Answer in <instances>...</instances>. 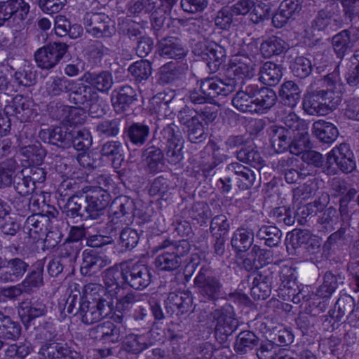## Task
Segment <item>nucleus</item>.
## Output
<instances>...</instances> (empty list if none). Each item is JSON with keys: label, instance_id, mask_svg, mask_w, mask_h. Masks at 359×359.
I'll return each instance as SVG.
<instances>
[{"label": "nucleus", "instance_id": "nucleus-1", "mask_svg": "<svg viewBox=\"0 0 359 359\" xmlns=\"http://www.w3.org/2000/svg\"><path fill=\"white\" fill-rule=\"evenodd\" d=\"M277 101L274 90L269 88H259L250 84L241 89L232 98V104L242 112L266 113Z\"/></svg>", "mask_w": 359, "mask_h": 359}, {"label": "nucleus", "instance_id": "nucleus-2", "mask_svg": "<svg viewBox=\"0 0 359 359\" xmlns=\"http://www.w3.org/2000/svg\"><path fill=\"white\" fill-rule=\"evenodd\" d=\"M238 86L234 78L224 80L216 77L206 78L201 81L200 88L189 92L188 100L194 104L214 103L215 98L224 97L233 92Z\"/></svg>", "mask_w": 359, "mask_h": 359}, {"label": "nucleus", "instance_id": "nucleus-3", "mask_svg": "<svg viewBox=\"0 0 359 359\" xmlns=\"http://www.w3.org/2000/svg\"><path fill=\"white\" fill-rule=\"evenodd\" d=\"M156 250H163L156 259V266L161 271H172L185 263L191 246L187 240L171 241L165 239L156 247Z\"/></svg>", "mask_w": 359, "mask_h": 359}, {"label": "nucleus", "instance_id": "nucleus-4", "mask_svg": "<svg viewBox=\"0 0 359 359\" xmlns=\"http://www.w3.org/2000/svg\"><path fill=\"white\" fill-rule=\"evenodd\" d=\"M194 287L201 303L216 304L225 294L221 279L212 275L211 269L207 266L200 268L194 279Z\"/></svg>", "mask_w": 359, "mask_h": 359}, {"label": "nucleus", "instance_id": "nucleus-5", "mask_svg": "<svg viewBox=\"0 0 359 359\" xmlns=\"http://www.w3.org/2000/svg\"><path fill=\"white\" fill-rule=\"evenodd\" d=\"M310 90L303 99V109L308 114L323 116L334 109L338 104L334 101V98L324 93L319 88L315 89L311 83Z\"/></svg>", "mask_w": 359, "mask_h": 359}, {"label": "nucleus", "instance_id": "nucleus-6", "mask_svg": "<svg viewBox=\"0 0 359 359\" xmlns=\"http://www.w3.org/2000/svg\"><path fill=\"white\" fill-rule=\"evenodd\" d=\"M69 46L62 42L50 43L40 48L34 53L37 66L42 69L54 68L64 57H69Z\"/></svg>", "mask_w": 359, "mask_h": 359}, {"label": "nucleus", "instance_id": "nucleus-7", "mask_svg": "<svg viewBox=\"0 0 359 359\" xmlns=\"http://www.w3.org/2000/svg\"><path fill=\"white\" fill-rule=\"evenodd\" d=\"M112 305L111 302L104 299L92 302L87 299L80 304L74 316H78L83 323L91 325L107 317L111 313Z\"/></svg>", "mask_w": 359, "mask_h": 359}, {"label": "nucleus", "instance_id": "nucleus-8", "mask_svg": "<svg viewBox=\"0 0 359 359\" xmlns=\"http://www.w3.org/2000/svg\"><path fill=\"white\" fill-rule=\"evenodd\" d=\"M87 33L93 37H111L116 33L115 22L104 13H87L83 17Z\"/></svg>", "mask_w": 359, "mask_h": 359}, {"label": "nucleus", "instance_id": "nucleus-9", "mask_svg": "<svg viewBox=\"0 0 359 359\" xmlns=\"http://www.w3.org/2000/svg\"><path fill=\"white\" fill-rule=\"evenodd\" d=\"M212 322L215 323V332L222 341L226 339L237 327V321L233 306L225 304L210 313Z\"/></svg>", "mask_w": 359, "mask_h": 359}, {"label": "nucleus", "instance_id": "nucleus-10", "mask_svg": "<svg viewBox=\"0 0 359 359\" xmlns=\"http://www.w3.org/2000/svg\"><path fill=\"white\" fill-rule=\"evenodd\" d=\"M165 141V158L171 165H177L183 159L182 137L179 128L173 123L168 124L161 132Z\"/></svg>", "mask_w": 359, "mask_h": 359}, {"label": "nucleus", "instance_id": "nucleus-11", "mask_svg": "<svg viewBox=\"0 0 359 359\" xmlns=\"http://www.w3.org/2000/svg\"><path fill=\"white\" fill-rule=\"evenodd\" d=\"M152 278L151 269L147 265L135 263L123 269V280L135 290L148 287Z\"/></svg>", "mask_w": 359, "mask_h": 359}, {"label": "nucleus", "instance_id": "nucleus-12", "mask_svg": "<svg viewBox=\"0 0 359 359\" xmlns=\"http://www.w3.org/2000/svg\"><path fill=\"white\" fill-rule=\"evenodd\" d=\"M82 194L88 203L93 215V219H100L109 204L111 195L98 188L85 187L82 189Z\"/></svg>", "mask_w": 359, "mask_h": 359}, {"label": "nucleus", "instance_id": "nucleus-13", "mask_svg": "<svg viewBox=\"0 0 359 359\" xmlns=\"http://www.w3.org/2000/svg\"><path fill=\"white\" fill-rule=\"evenodd\" d=\"M327 163L330 165L335 163L338 168L345 173H350L356 168L353 153L350 146L346 143L334 147L327 154Z\"/></svg>", "mask_w": 359, "mask_h": 359}, {"label": "nucleus", "instance_id": "nucleus-14", "mask_svg": "<svg viewBox=\"0 0 359 359\" xmlns=\"http://www.w3.org/2000/svg\"><path fill=\"white\" fill-rule=\"evenodd\" d=\"M166 314L172 316L175 312L177 316L192 311L193 295L189 290L170 292L165 301Z\"/></svg>", "mask_w": 359, "mask_h": 359}, {"label": "nucleus", "instance_id": "nucleus-15", "mask_svg": "<svg viewBox=\"0 0 359 359\" xmlns=\"http://www.w3.org/2000/svg\"><path fill=\"white\" fill-rule=\"evenodd\" d=\"M29 264L19 257L5 259L0 271V283H12L19 281L29 269Z\"/></svg>", "mask_w": 359, "mask_h": 359}, {"label": "nucleus", "instance_id": "nucleus-16", "mask_svg": "<svg viewBox=\"0 0 359 359\" xmlns=\"http://www.w3.org/2000/svg\"><path fill=\"white\" fill-rule=\"evenodd\" d=\"M29 5L25 0H7L0 1V26L12 18L25 20L29 12Z\"/></svg>", "mask_w": 359, "mask_h": 359}, {"label": "nucleus", "instance_id": "nucleus-17", "mask_svg": "<svg viewBox=\"0 0 359 359\" xmlns=\"http://www.w3.org/2000/svg\"><path fill=\"white\" fill-rule=\"evenodd\" d=\"M121 326L111 321L99 324L89 330L90 338L104 344H116L123 338Z\"/></svg>", "mask_w": 359, "mask_h": 359}, {"label": "nucleus", "instance_id": "nucleus-18", "mask_svg": "<svg viewBox=\"0 0 359 359\" xmlns=\"http://www.w3.org/2000/svg\"><path fill=\"white\" fill-rule=\"evenodd\" d=\"M43 359H81V355L67 343L53 342L41 345L39 352Z\"/></svg>", "mask_w": 359, "mask_h": 359}, {"label": "nucleus", "instance_id": "nucleus-19", "mask_svg": "<svg viewBox=\"0 0 359 359\" xmlns=\"http://www.w3.org/2000/svg\"><path fill=\"white\" fill-rule=\"evenodd\" d=\"M150 144L151 145L143 151L142 156L149 171L156 172L161 170L164 165L165 158L163 149L165 142L162 140L153 139Z\"/></svg>", "mask_w": 359, "mask_h": 359}, {"label": "nucleus", "instance_id": "nucleus-20", "mask_svg": "<svg viewBox=\"0 0 359 359\" xmlns=\"http://www.w3.org/2000/svg\"><path fill=\"white\" fill-rule=\"evenodd\" d=\"M313 32L329 35L339 27V22L334 13L327 8L320 10L311 22Z\"/></svg>", "mask_w": 359, "mask_h": 359}, {"label": "nucleus", "instance_id": "nucleus-21", "mask_svg": "<svg viewBox=\"0 0 359 359\" xmlns=\"http://www.w3.org/2000/svg\"><path fill=\"white\" fill-rule=\"evenodd\" d=\"M66 215L70 218L82 220L93 219V215L82 194L69 196L64 206Z\"/></svg>", "mask_w": 359, "mask_h": 359}, {"label": "nucleus", "instance_id": "nucleus-22", "mask_svg": "<svg viewBox=\"0 0 359 359\" xmlns=\"http://www.w3.org/2000/svg\"><path fill=\"white\" fill-rule=\"evenodd\" d=\"M111 99L115 111L122 113L137 100V95L135 88L126 84L116 88L111 94Z\"/></svg>", "mask_w": 359, "mask_h": 359}, {"label": "nucleus", "instance_id": "nucleus-23", "mask_svg": "<svg viewBox=\"0 0 359 359\" xmlns=\"http://www.w3.org/2000/svg\"><path fill=\"white\" fill-rule=\"evenodd\" d=\"M39 137L44 142L61 148H68L72 142V130L65 127H55L53 129L42 130Z\"/></svg>", "mask_w": 359, "mask_h": 359}, {"label": "nucleus", "instance_id": "nucleus-24", "mask_svg": "<svg viewBox=\"0 0 359 359\" xmlns=\"http://www.w3.org/2000/svg\"><path fill=\"white\" fill-rule=\"evenodd\" d=\"M83 79L90 86L102 93H108L114 86V78L111 72L102 70L100 72H87Z\"/></svg>", "mask_w": 359, "mask_h": 359}, {"label": "nucleus", "instance_id": "nucleus-25", "mask_svg": "<svg viewBox=\"0 0 359 359\" xmlns=\"http://www.w3.org/2000/svg\"><path fill=\"white\" fill-rule=\"evenodd\" d=\"M109 264L110 260L106 255L97 254L93 250H85L83 253L81 273L85 276H91L100 271Z\"/></svg>", "mask_w": 359, "mask_h": 359}, {"label": "nucleus", "instance_id": "nucleus-26", "mask_svg": "<svg viewBox=\"0 0 359 359\" xmlns=\"http://www.w3.org/2000/svg\"><path fill=\"white\" fill-rule=\"evenodd\" d=\"M329 316L335 322L341 321L345 316L351 319L353 316L358 318L354 299L347 294L341 295L335 303L334 308L329 311Z\"/></svg>", "mask_w": 359, "mask_h": 359}, {"label": "nucleus", "instance_id": "nucleus-27", "mask_svg": "<svg viewBox=\"0 0 359 359\" xmlns=\"http://www.w3.org/2000/svg\"><path fill=\"white\" fill-rule=\"evenodd\" d=\"M226 169L236 176L238 187L241 190L252 188L257 180V173L254 170L238 162L227 165Z\"/></svg>", "mask_w": 359, "mask_h": 359}, {"label": "nucleus", "instance_id": "nucleus-28", "mask_svg": "<svg viewBox=\"0 0 359 359\" xmlns=\"http://www.w3.org/2000/svg\"><path fill=\"white\" fill-rule=\"evenodd\" d=\"M318 81L320 83L319 88L324 90L326 94L330 95L329 97L334 98V101L339 104L341 102V95L344 90V86L339 71L336 69Z\"/></svg>", "mask_w": 359, "mask_h": 359}, {"label": "nucleus", "instance_id": "nucleus-29", "mask_svg": "<svg viewBox=\"0 0 359 359\" xmlns=\"http://www.w3.org/2000/svg\"><path fill=\"white\" fill-rule=\"evenodd\" d=\"M158 52L161 57L170 59H182L184 57L188 50L175 37H167L161 39L158 44Z\"/></svg>", "mask_w": 359, "mask_h": 359}, {"label": "nucleus", "instance_id": "nucleus-30", "mask_svg": "<svg viewBox=\"0 0 359 359\" xmlns=\"http://www.w3.org/2000/svg\"><path fill=\"white\" fill-rule=\"evenodd\" d=\"M357 41L356 35L351 29H344L335 34L332 37V44L337 57L342 59L351 50Z\"/></svg>", "mask_w": 359, "mask_h": 359}, {"label": "nucleus", "instance_id": "nucleus-31", "mask_svg": "<svg viewBox=\"0 0 359 359\" xmlns=\"http://www.w3.org/2000/svg\"><path fill=\"white\" fill-rule=\"evenodd\" d=\"M18 313L23 324L28 326L32 320L45 316L47 307L42 302L24 301L18 304Z\"/></svg>", "mask_w": 359, "mask_h": 359}, {"label": "nucleus", "instance_id": "nucleus-32", "mask_svg": "<svg viewBox=\"0 0 359 359\" xmlns=\"http://www.w3.org/2000/svg\"><path fill=\"white\" fill-rule=\"evenodd\" d=\"M267 132L270 136L271 145L276 152L282 153L290 148L292 134L288 129L283 126L273 125L268 128Z\"/></svg>", "mask_w": 359, "mask_h": 359}, {"label": "nucleus", "instance_id": "nucleus-33", "mask_svg": "<svg viewBox=\"0 0 359 359\" xmlns=\"http://www.w3.org/2000/svg\"><path fill=\"white\" fill-rule=\"evenodd\" d=\"M231 69L238 78H252L255 73L253 61L245 55H235L231 60Z\"/></svg>", "mask_w": 359, "mask_h": 359}, {"label": "nucleus", "instance_id": "nucleus-34", "mask_svg": "<svg viewBox=\"0 0 359 359\" xmlns=\"http://www.w3.org/2000/svg\"><path fill=\"white\" fill-rule=\"evenodd\" d=\"M48 222L49 219L45 215L34 213L26 219L22 230L29 237L36 238V236L46 233Z\"/></svg>", "mask_w": 359, "mask_h": 359}, {"label": "nucleus", "instance_id": "nucleus-35", "mask_svg": "<svg viewBox=\"0 0 359 359\" xmlns=\"http://www.w3.org/2000/svg\"><path fill=\"white\" fill-rule=\"evenodd\" d=\"M135 209L134 201L125 196H121L116 198L111 206V211L113 215L110 223L118 224L116 219L123 218L121 222L126 223L125 217L129 215L133 214Z\"/></svg>", "mask_w": 359, "mask_h": 359}, {"label": "nucleus", "instance_id": "nucleus-36", "mask_svg": "<svg viewBox=\"0 0 359 359\" xmlns=\"http://www.w3.org/2000/svg\"><path fill=\"white\" fill-rule=\"evenodd\" d=\"M124 134L127 140L131 144L141 147L147 141L150 135V128L146 124L133 123L125 128Z\"/></svg>", "mask_w": 359, "mask_h": 359}, {"label": "nucleus", "instance_id": "nucleus-37", "mask_svg": "<svg viewBox=\"0 0 359 359\" xmlns=\"http://www.w3.org/2000/svg\"><path fill=\"white\" fill-rule=\"evenodd\" d=\"M312 132L320 142L326 144L332 143L339 135L337 127L323 120H319L313 123Z\"/></svg>", "mask_w": 359, "mask_h": 359}, {"label": "nucleus", "instance_id": "nucleus-38", "mask_svg": "<svg viewBox=\"0 0 359 359\" xmlns=\"http://www.w3.org/2000/svg\"><path fill=\"white\" fill-rule=\"evenodd\" d=\"M182 75L180 65L174 62H168L162 65L156 73V82L161 86L173 83Z\"/></svg>", "mask_w": 359, "mask_h": 359}, {"label": "nucleus", "instance_id": "nucleus-39", "mask_svg": "<svg viewBox=\"0 0 359 359\" xmlns=\"http://www.w3.org/2000/svg\"><path fill=\"white\" fill-rule=\"evenodd\" d=\"M124 149L121 142L110 140L102 144L100 154L110 161L114 168H118L124 158Z\"/></svg>", "mask_w": 359, "mask_h": 359}, {"label": "nucleus", "instance_id": "nucleus-40", "mask_svg": "<svg viewBox=\"0 0 359 359\" xmlns=\"http://www.w3.org/2000/svg\"><path fill=\"white\" fill-rule=\"evenodd\" d=\"M344 280V277L341 274L327 271L323 276V283L317 290L316 295L320 298H330L338 286L343 284Z\"/></svg>", "mask_w": 359, "mask_h": 359}, {"label": "nucleus", "instance_id": "nucleus-41", "mask_svg": "<svg viewBox=\"0 0 359 359\" xmlns=\"http://www.w3.org/2000/svg\"><path fill=\"white\" fill-rule=\"evenodd\" d=\"M259 344V337L250 330L241 332L236 337L234 350L238 354L244 355L253 350Z\"/></svg>", "mask_w": 359, "mask_h": 359}, {"label": "nucleus", "instance_id": "nucleus-42", "mask_svg": "<svg viewBox=\"0 0 359 359\" xmlns=\"http://www.w3.org/2000/svg\"><path fill=\"white\" fill-rule=\"evenodd\" d=\"M255 233L248 228H238L233 233L231 243L238 252H246L252 245Z\"/></svg>", "mask_w": 359, "mask_h": 359}, {"label": "nucleus", "instance_id": "nucleus-43", "mask_svg": "<svg viewBox=\"0 0 359 359\" xmlns=\"http://www.w3.org/2000/svg\"><path fill=\"white\" fill-rule=\"evenodd\" d=\"M21 325L18 322L0 311V338L2 340H17L21 334Z\"/></svg>", "mask_w": 359, "mask_h": 359}, {"label": "nucleus", "instance_id": "nucleus-44", "mask_svg": "<svg viewBox=\"0 0 359 359\" xmlns=\"http://www.w3.org/2000/svg\"><path fill=\"white\" fill-rule=\"evenodd\" d=\"M259 74L262 83L271 86L278 83L283 76L280 65L270 61L262 65Z\"/></svg>", "mask_w": 359, "mask_h": 359}, {"label": "nucleus", "instance_id": "nucleus-45", "mask_svg": "<svg viewBox=\"0 0 359 359\" xmlns=\"http://www.w3.org/2000/svg\"><path fill=\"white\" fill-rule=\"evenodd\" d=\"M301 93L299 87L292 81H285L279 91L283 104L291 108L294 107L299 102Z\"/></svg>", "mask_w": 359, "mask_h": 359}, {"label": "nucleus", "instance_id": "nucleus-46", "mask_svg": "<svg viewBox=\"0 0 359 359\" xmlns=\"http://www.w3.org/2000/svg\"><path fill=\"white\" fill-rule=\"evenodd\" d=\"M19 169L18 162L11 158L0 164V189L9 187L14 184V177Z\"/></svg>", "mask_w": 359, "mask_h": 359}, {"label": "nucleus", "instance_id": "nucleus-47", "mask_svg": "<svg viewBox=\"0 0 359 359\" xmlns=\"http://www.w3.org/2000/svg\"><path fill=\"white\" fill-rule=\"evenodd\" d=\"M121 278H123V270L120 271L118 267H109L104 271V283L111 296H117L123 291L120 283Z\"/></svg>", "mask_w": 359, "mask_h": 359}, {"label": "nucleus", "instance_id": "nucleus-48", "mask_svg": "<svg viewBox=\"0 0 359 359\" xmlns=\"http://www.w3.org/2000/svg\"><path fill=\"white\" fill-rule=\"evenodd\" d=\"M226 50L223 47L217 43H212L206 51V55L203 60L206 61V65L212 72H216L225 61Z\"/></svg>", "mask_w": 359, "mask_h": 359}, {"label": "nucleus", "instance_id": "nucleus-49", "mask_svg": "<svg viewBox=\"0 0 359 359\" xmlns=\"http://www.w3.org/2000/svg\"><path fill=\"white\" fill-rule=\"evenodd\" d=\"M74 83L65 76H51L46 82L45 88L51 96L59 95L72 90Z\"/></svg>", "mask_w": 359, "mask_h": 359}, {"label": "nucleus", "instance_id": "nucleus-50", "mask_svg": "<svg viewBox=\"0 0 359 359\" xmlns=\"http://www.w3.org/2000/svg\"><path fill=\"white\" fill-rule=\"evenodd\" d=\"M81 250V243L66 241L58 248V258L65 262L69 266V268H72Z\"/></svg>", "mask_w": 359, "mask_h": 359}, {"label": "nucleus", "instance_id": "nucleus-51", "mask_svg": "<svg viewBox=\"0 0 359 359\" xmlns=\"http://www.w3.org/2000/svg\"><path fill=\"white\" fill-rule=\"evenodd\" d=\"M97 97V93L90 86L79 84L70 94L71 102L77 105L85 107L90 100H95Z\"/></svg>", "mask_w": 359, "mask_h": 359}, {"label": "nucleus", "instance_id": "nucleus-52", "mask_svg": "<svg viewBox=\"0 0 359 359\" xmlns=\"http://www.w3.org/2000/svg\"><path fill=\"white\" fill-rule=\"evenodd\" d=\"M257 238L264 241V244L270 248L276 247L281 241L282 232L274 226H262L256 233Z\"/></svg>", "mask_w": 359, "mask_h": 359}, {"label": "nucleus", "instance_id": "nucleus-53", "mask_svg": "<svg viewBox=\"0 0 359 359\" xmlns=\"http://www.w3.org/2000/svg\"><path fill=\"white\" fill-rule=\"evenodd\" d=\"M286 45L285 41L280 37L272 36L262 43L260 50L264 57H270L283 53Z\"/></svg>", "mask_w": 359, "mask_h": 359}, {"label": "nucleus", "instance_id": "nucleus-54", "mask_svg": "<svg viewBox=\"0 0 359 359\" xmlns=\"http://www.w3.org/2000/svg\"><path fill=\"white\" fill-rule=\"evenodd\" d=\"M121 119H104L95 126L98 135L103 138H109L117 136L120 133Z\"/></svg>", "mask_w": 359, "mask_h": 359}, {"label": "nucleus", "instance_id": "nucleus-55", "mask_svg": "<svg viewBox=\"0 0 359 359\" xmlns=\"http://www.w3.org/2000/svg\"><path fill=\"white\" fill-rule=\"evenodd\" d=\"M128 72L136 82L147 81L152 73L151 64L147 60H140L130 65Z\"/></svg>", "mask_w": 359, "mask_h": 359}, {"label": "nucleus", "instance_id": "nucleus-56", "mask_svg": "<svg viewBox=\"0 0 359 359\" xmlns=\"http://www.w3.org/2000/svg\"><path fill=\"white\" fill-rule=\"evenodd\" d=\"M13 180L14 184L13 186L15 191L20 196L19 197L25 198L33 193L36 189V186L33 185L30 177H27L24 170L18 171Z\"/></svg>", "mask_w": 359, "mask_h": 359}, {"label": "nucleus", "instance_id": "nucleus-57", "mask_svg": "<svg viewBox=\"0 0 359 359\" xmlns=\"http://www.w3.org/2000/svg\"><path fill=\"white\" fill-rule=\"evenodd\" d=\"M311 148V143L309 139V135L306 131H298L291 139L290 144V151L294 155L302 154Z\"/></svg>", "mask_w": 359, "mask_h": 359}, {"label": "nucleus", "instance_id": "nucleus-58", "mask_svg": "<svg viewBox=\"0 0 359 359\" xmlns=\"http://www.w3.org/2000/svg\"><path fill=\"white\" fill-rule=\"evenodd\" d=\"M43 266L37 265L21 282L27 294L32 293L34 289L39 288L43 285Z\"/></svg>", "mask_w": 359, "mask_h": 359}, {"label": "nucleus", "instance_id": "nucleus-59", "mask_svg": "<svg viewBox=\"0 0 359 359\" xmlns=\"http://www.w3.org/2000/svg\"><path fill=\"white\" fill-rule=\"evenodd\" d=\"M8 199L20 215H23L27 210L33 214L37 213L36 212L39 210V201L34 196L29 199L22 197H9Z\"/></svg>", "mask_w": 359, "mask_h": 359}, {"label": "nucleus", "instance_id": "nucleus-60", "mask_svg": "<svg viewBox=\"0 0 359 359\" xmlns=\"http://www.w3.org/2000/svg\"><path fill=\"white\" fill-rule=\"evenodd\" d=\"M79 285L74 283L69 287V294L67 299L65 308L68 313L74 314L76 312L80 304L87 301V298L81 295Z\"/></svg>", "mask_w": 359, "mask_h": 359}, {"label": "nucleus", "instance_id": "nucleus-61", "mask_svg": "<svg viewBox=\"0 0 359 359\" xmlns=\"http://www.w3.org/2000/svg\"><path fill=\"white\" fill-rule=\"evenodd\" d=\"M290 68L293 75L299 79H305L312 72L311 62L303 56L296 57L290 63Z\"/></svg>", "mask_w": 359, "mask_h": 359}, {"label": "nucleus", "instance_id": "nucleus-62", "mask_svg": "<svg viewBox=\"0 0 359 359\" xmlns=\"http://www.w3.org/2000/svg\"><path fill=\"white\" fill-rule=\"evenodd\" d=\"M116 299V309L118 312L125 313L129 311L135 303L140 300V295L133 292L124 293V290L117 296H111Z\"/></svg>", "mask_w": 359, "mask_h": 359}, {"label": "nucleus", "instance_id": "nucleus-63", "mask_svg": "<svg viewBox=\"0 0 359 359\" xmlns=\"http://www.w3.org/2000/svg\"><path fill=\"white\" fill-rule=\"evenodd\" d=\"M72 145L77 151L88 149L93 143L90 132L87 129L72 131Z\"/></svg>", "mask_w": 359, "mask_h": 359}, {"label": "nucleus", "instance_id": "nucleus-64", "mask_svg": "<svg viewBox=\"0 0 359 359\" xmlns=\"http://www.w3.org/2000/svg\"><path fill=\"white\" fill-rule=\"evenodd\" d=\"M6 113L17 116L21 119L25 118L29 111L28 104L22 95H16L11 104L5 107Z\"/></svg>", "mask_w": 359, "mask_h": 359}]
</instances>
